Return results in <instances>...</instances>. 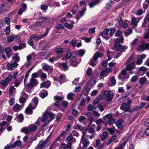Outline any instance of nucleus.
<instances>
[{"label": "nucleus", "mask_w": 149, "mask_h": 149, "mask_svg": "<svg viewBox=\"0 0 149 149\" xmlns=\"http://www.w3.org/2000/svg\"><path fill=\"white\" fill-rule=\"evenodd\" d=\"M103 56L102 53H100L99 52H96L93 55L92 59H91L89 62V64L93 67L95 66L97 62V61L98 58H101Z\"/></svg>", "instance_id": "nucleus-1"}, {"label": "nucleus", "mask_w": 149, "mask_h": 149, "mask_svg": "<svg viewBox=\"0 0 149 149\" xmlns=\"http://www.w3.org/2000/svg\"><path fill=\"white\" fill-rule=\"evenodd\" d=\"M44 26V24L42 21H40L35 23L33 24L30 26L31 29L32 31L36 30H40Z\"/></svg>", "instance_id": "nucleus-2"}, {"label": "nucleus", "mask_w": 149, "mask_h": 149, "mask_svg": "<svg viewBox=\"0 0 149 149\" xmlns=\"http://www.w3.org/2000/svg\"><path fill=\"white\" fill-rule=\"evenodd\" d=\"M131 103L132 101L130 99L128 100L127 103H123L120 106V109L123 110H125L126 111H132L130 108Z\"/></svg>", "instance_id": "nucleus-3"}, {"label": "nucleus", "mask_w": 149, "mask_h": 149, "mask_svg": "<svg viewBox=\"0 0 149 149\" xmlns=\"http://www.w3.org/2000/svg\"><path fill=\"white\" fill-rule=\"evenodd\" d=\"M136 49L138 51L141 52L144 51L145 50H149V43H143L141 45H139Z\"/></svg>", "instance_id": "nucleus-4"}, {"label": "nucleus", "mask_w": 149, "mask_h": 149, "mask_svg": "<svg viewBox=\"0 0 149 149\" xmlns=\"http://www.w3.org/2000/svg\"><path fill=\"white\" fill-rule=\"evenodd\" d=\"M66 132L65 131H63L62 133L60 134L57 138L56 140L54 141V143L51 145L49 149H54L58 145V143H56L57 141H60V137L62 136H64L66 134Z\"/></svg>", "instance_id": "nucleus-5"}, {"label": "nucleus", "mask_w": 149, "mask_h": 149, "mask_svg": "<svg viewBox=\"0 0 149 149\" xmlns=\"http://www.w3.org/2000/svg\"><path fill=\"white\" fill-rule=\"evenodd\" d=\"M128 47L126 45L122 46L120 44H114L113 47V50L115 51H120L123 49L126 50Z\"/></svg>", "instance_id": "nucleus-6"}, {"label": "nucleus", "mask_w": 149, "mask_h": 149, "mask_svg": "<svg viewBox=\"0 0 149 149\" xmlns=\"http://www.w3.org/2000/svg\"><path fill=\"white\" fill-rule=\"evenodd\" d=\"M38 83L37 79H35L31 78L29 83L27 84V86L29 88H32L36 86Z\"/></svg>", "instance_id": "nucleus-7"}, {"label": "nucleus", "mask_w": 149, "mask_h": 149, "mask_svg": "<svg viewBox=\"0 0 149 149\" xmlns=\"http://www.w3.org/2000/svg\"><path fill=\"white\" fill-rule=\"evenodd\" d=\"M36 108V106H32V103H30L25 109V113L29 115L32 114L33 113L32 110Z\"/></svg>", "instance_id": "nucleus-8"}, {"label": "nucleus", "mask_w": 149, "mask_h": 149, "mask_svg": "<svg viewBox=\"0 0 149 149\" xmlns=\"http://www.w3.org/2000/svg\"><path fill=\"white\" fill-rule=\"evenodd\" d=\"M104 95L107 101H110L112 100L113 97V94L112 91H110L108 92H106Z\"/></svg>", "instance_id": "nucleus-9"}, {"label": "nucleus", "mask_w": 149, "mask_h": 149, "mask_svg": "<svg viewBox=\"0 0 149 149\" xmlns=\"http://www.w3.org/2000/svg\"><path fill=\"white\" fill-rule=\"evenodd\" d=\"M72 58H71V63L73 66H76L77 64L76 61V54L74 52L72 54Z\"/></svg>", "instance_id": "nucleus-10"}, {"label": "nucleus", "mask_w": 149, "mask_h": 149, "mask_svg": "<svg viewBox=\"0 0 149 149\" xmlns=\"http://www.w3.org/2000/svg\"><path fill=\"white\" fill-rule=\"evenodd\" d=\"M72 142H69L67 145L64 143H62L60 146L61 149H71Z\"/></svg>", "instance_id": "nucleus-11"}, {"label": "nucleus", "mask_w": 149, "mask_h": 149, "mask_svg": "<svg viewBox=\"0 0 149 149\" xmlns=\"http://www.w3.org/2000/svg\"><path fill=\"white\" fill-rule=\"evenodd\" d=\"M47 146L46 143V140L43 141V140L40 141L38 145L37 149H43Z\"/></svg>", "instance_id": "nucleus-12"}, {"label": "nucleus", "mask_w": 149, "mask_h": 149, "mask_svg": "<svg viewBox=\"0 0 149 149\" xmlns=\"http://www.w3.org/2000/svg\"><path fill=\"white\" fill-rule=\"evenodd\" d=\"M109 29H104L102 32H101L100 34L99 35V36H101L103 38H105L107 40L109 39V38H107V36L109 32Z\"/></svg>", "instance_id": "nucleus-13"}, {"label": "nucleus", "mask_w": 149, "mask_h": 149, "mask_svg": "<svg viewBox=\"0 0 149 149\" xmlns=\"http://www.w3.org/2000/svg\"><path fill=\"white\" fill-rule=\"evenodd\" d=\"M51 85V82L49 81H47L43 82L40 84V88L45 87L46 88H48Z\"/></svg>", "instance_id": "nucleus-14"}, {"label": "nucleus", "mask_w": 149, "mask_h": 149, "mask_svg": "<svg viewBox=\"0 0 149 149\" xmlns=\"http://www.w3.org/2000/svg\"><path fill=\"white\" fill-rule=\"evenodd\" d=\"M23 107V105H20L18 104H17L14 106L13 109L14 111H18L22 109Z\"/></svg>", "instance_id": "nucleus-15"}, {"label": "nucleus", "mask_w": 149, "mask_h": 149, "mask_svg": "<svg viewBox=\"0 0 149 149\" xmlns=\"http://www.w3.org/2000/svg\"><path fill=\"white\" fill-rule=\"evenodd\" d=\"M46 29H47L44 32V34H41L39 35H37V40H38L40 39H42L47 35L49 33V30L47 28H46Z\"/></svg>", "instance_id": "nucleus-16"}, {"label": "nucleus", "mask_w": 149, "mask_h": 149, "mask_svg": "<svg viewBox=\"0 0 149 149\" xmlns=\"http://www.w3.org/2000/svg\"><path fill=\"white\" fill-rule=\"evenodd\" d=\"M135 68V64L134 63L132 62L130 64L127 65L126 69L127 70L130 71L132 69H134Z\"/></svg>", "instance_id": "nucleus-17"}, {"label": "nucleus", "mask_w": 149, "mask_h": 149, "mask_svg": "<svg viewBox=\"0 0 149 149\" xmlns=\"http://www.w3.org/2000/svg\"><path fill=\"white\" fill-rule=\"evenodd\" d=\"M86 139L85 138H84V139H82V144L84 148H87L89 145L90 142H89L86 140Z\"/></svg>", "instance_id": "nucleus-18"}, {"label": "nucleus", "mask_w": 149, "mask_h": 149, "mask_svg": "<svg viewBox=\"0 0 149 149\" xmlns=\"http://www.w3.org/2000/svg\"><path fill=\"white\" fill-rule=\"evenodd\" d=\"M139 20L137 19L135 17H133L132 18L131 24L132 25L137 26L138 25V23L139 22Z\"/></svg>", "instance_id": "nucleus-19"}, {"label": "nucleus", "mask_w": 149, "mask_h": 149, "mask_svg": "<svg viewBox=\"0 0 149 149\" xmlns=\"http://www.w3.org/2000/svg\"><path fill=\"white\" fill-rule=\"evenodd\" d=\"M147 81V79L145 77H143L140 78L139 82L141 85H143Z\"/></svg>", "instance_id": "nucleus-20"}, {"label": "nucleus", "mask_w": 149, "mask_h": 149, "mask_svg": "<svg viewBox=\"0 0 149 149\" xmlns=\"http://www.w3.org/2000/svg\"><path fill=\"white\" fill-rule=\"evenodd\" d=\"M17 53L14 54L12 57L13 60H15V62H18L20 60V58Z\"/></svg>", "instance_id": "nucleus-21"}, {"label": "nucleus", "mask_w": 149, "mask_h": 149, "mask_svg": "<svg viewBox=\"0 0 149 149\" xmlns=\"http://www.w3.org/2000/svg\"><path fill=\"white\" fill-rule=\"evenodd\" d=\"M124 39L123 37H121L120 38H117L115 41L114 44H119L120 43H123Z\"/></svg>", "instance_id": "nucleus-22"}, {"label": "nucleus", "mask_w": 149, "mask_h": 149, "mask_svg": "<svg viewBox=\"0 0 149 149\" xmlns=\"http://www.w3.org/2000/svg\"><path fill=\"white\" fill-rule=\"evenodd\" d=\"M123 120L122 119H120L117 121L116 125L118 128H121L123 126Z\"/></svg>", "instance_id": "nucleus-23"}, {"label": "nucleus", "mask_w": 149, "mask_h": 149, "mask_svg": "<svg viewBox=\"0 0 149 149\" xmlns=\"http://www.w3.org/2000/svg\"><path fill=\"white\" fill-rule=\"evenodd\" d=\"M100 2L99 0H97L96 1H92L89 4V7L91 8H92L96 4H99Z\"/></svg>", "instance_id": "nucleus-24"}, {"label": "nucleus", "mask_w": 149, "mask_h": 149, "mask_svg": "<svg viewBox=\"0 0 149 149\" xmlns=\"http://www.w3.org/2000/svg\"><path fill=\"white\" fill-rule=\"evenodd\" d=\"M21 132H23L26 134H29L30 132L29 127H23L21 130Z\"/></svg>", "instance_id": "nucleus-25"}, {"label": "nucleus", "mask_w": 149, "mask_h": 149, "mask_svg": "<svg viewBox=\"0 0 149 149\" xmlns=\"http://www.w3.org/2000/svg\"><path fill=\"white\" fill-rule=\"evenodd\" d=\"M12 145L13 148L16 146L19 147H21L22 146L21 142L20 140L17 141L15 143H13Z\"/></svg>", "instance_id": "nucleus-26"}, {"label": "nucleus", "mask_w": 149, "mask_h": 149, "mask_svg": "<svg viewBox=\"0 0 149 149\" xmlns=\"http://www.w3.org/2000/svg\"><path fill=\"white\" fill-rule=\"evenodd\" d=\"M91 85L90 82H89L84 87L87 93H88L91 87Z\"/></svg>", "instance_id": "nucleus-27"}, {"label": "nucleus", "mask_w": 149, "mask_h": 149, "mask_svg": "<svg viewBox=\"0 0 149 149\" xmlns=\"http://www.w3.org/2000/svg\"><path fill=\"white\" fill-rule=\"evenodd\" d=\"M54 50L57 54H59L63 52V49L61 48H54Z\"/></svg>", "instance_id": "nucleus-28"}, {"label": "nucleus", "mask_w": 149, "mask_h": 149, "mask_svg": "<svg viewBox=\"0 0 149 149\" xmlns=\"http://www.w3.org/2000/svg\"><path fill=\"white\" fill-rule=\"evenodd\" d=\"M113 2L111 1H109L106 4V8L107 9H110L112 6Z\"/></svg>", "instance_id": "nucleus-29"}, {"label": "nucleus", "mask_w": 149, "mask_h": 149, "mask_svg": "<svg viewBox=\"0 0 149 149\" xmlns=\"http://www.w3.org/2000/svg\"><path fill=\"white\" fill-rule=\"evenodd\" d=\"M30 132L36 130L37 127L36 126H34L33 125H31L29 127Z\"/></svg>", "instance_id": "nucleus-30"}, {"label": "nucleus", "mask_w": 149, "mask_h": 149, "mask_svg": "<svg viewBox=\"0 0 149 149\" xmlns=\"http://www.w3.org/2000/svg\"><path fill=\"white\" fill-rule=\"evenodd\" d=\"M132 31V29H130L126 30L124 32V34L126 36H127L131 34Z\"/></svg>", "instance_id": "nucleus-31"}, {"label": "nucleus", "mask_w": 149, "mask_h": 149, "mask_svg": "<svg viewBox=\"0 0 149 149\" xmlns=\"http://www.w3.org/2000/svg\"><path fill=\"white\" fill-rule=\"evenodd\" d=\"M17 118L19 119V120L18 121V122L20 123L23 122L24 120V116L22 114H20Z\"/></svg>", "instance_id": "nucleus-32"}, {"label": "nucleus", "mask_w": 149, "mask_h": 149, "mask_svg": "<svg viewBox=\"0 0 149 149\" xmlns=\"http://www.w3.org/2000/svg\"><path fill=\"white\" fill-rule=\"evenodd\" d=\"M116 138V136H113L111 137L107 143V145H109L110 144L111 142L114 141Z\"/></svg>", "instance_id": "nucleus-33"}, {"label": "nucleus", "mask_w": 149, "mask_h": 149, "mask_svg": "<svg viewBox=\"0 0 149 149\" xmlns=\"http://www.w3.org/2000/svg\"><path fill=\"white\" fill-rule=\"evenodd\" d=\"M64 26L67 28L70 29H72L73 27V25L71 24H69L68 23H65Z\"/></svg>", "instance_id": "nucleus-34"}, {"label": "nucleus", "mask_w": 149, "mask_h": 149, "mask_svg": "<svg viewBox=\"0 0 149 149\" xmlns=\"http://www.w3.org/2000/svg\"><path fill=\"white\" fill-rule=\"evenodd\" d=\"M4 51L5 53L7 55L8 57V58H9L10 56H8V55L9 54V53L11 51V49L9 47H7L4 50Z\"/></svg>", "instance_id": "nucleus-35"}, {"label": "nucleus", "mask_w": 149, "mask_h": 149, "mask_svg": "<svg viewBox=\"0 0 149 149\" xmlns=\"http://www.w3.org/2000/svg\"><path fill=\"white\" fill-rule=\"evenodd\" d=\"M85 53V51L82 49H80L78 51V54L80 57L82 56Z\"/></svg>", "instance_id": "nucleus-36"}, {"label": "nucleus", "mask_w": 149, "mask_h": 149, "mask_svg": "<svg viewBox=\"0 0 149 149\" xmlns=\"http://www.w3.org/2000/svg\"><path fill=\"white\" fill-rule=\"evenodd\" d=\"M73 139V137L72 136V134L71 133L69 134V135L68 136L66 140L67 141L69 142H71V141Z\"/></svg>", "instance_id": "nucleus-37"}, {"label": "nucleus", "mask_w": 149, "mask_h": 149, "mask_svg": "<svg viewBox=\"0 0 149 149\" xmlns=\"http://www.w3.org/2000/svg\"><path fill=\"white\" fill-rule=\"evenodd\" d=\"M54 100L57 101H61L63 99V97L59 96H55L54 97Z\"/></svg>", "instance_id": "nucleus-38"}, {"label": "nucleus", "mask_w": 149, "mask_h": 149, "mask_svg": "<svg viewBox=\"0 0 149 149\" xmlns=\"http://www.w3.org/2000/svg\"><path fill=\"white\" fill-rule=\"evenodd\" d=\"M108 133L107 132H103L102 134L101 135V138L102 140L104 139L108 135Z\"/></svg>", "instance_id": "nucleus-39"}, {"label": "nucleus", "mask_w": 149, "mask_h": 149, "mask_svg": "<svg viewBox=\"0 0 149 149\" xmlns=\"http://www.w3.org/2000/svg\"><path fill=\"white\" fill-rule=\"evenodd\" d=\"M138 77L136 75L134 76L130 80V81L132 82H136L137 81Z\"/></svg>", "instance_id": "nucleus-40"}, {"label": "nucleus", "mask_w": 149, "mask_h": 149, "mask_svg": "<svg viewBox=\"0 0 149 149\" xmlns=\"http://www.w3.org/2000/svg\"><path fill=\"white\" fill-rule=\"evenodd\" d=\"M108 74H107L104 70H103L101 71L100 73V76L105 77Z\"/></svg>", "instance_id": "nucleus-41"}, {"label": "nucleus", "mask_w": 149, "mask_h": 149, "mask_svg": "<svg viewBox=\"0 0 149 149\" xmlns=\"http://www.w3.org/2000/svg\"><path fill=\"white\" fill-rule=\"evenodd\" d=\"M48 95V93L47 92V91H46L45 92L41 93L40 94V96L42 98H44L46 97Z\"/></svg>", "instance_id": "nucleus-42"}, {"label": "nucleus", "mask_w": 149, "mask_h": 149, "mask_svg": "<svg viewBox=\"0 0 149 149\" xmlns=\"http://www.w3.org/2000/svg\"><path fill=\"white\" fill-rule=\"evenodd\" d=\"M74 52H73L72 54L70 52H68L65 55V58L67 59H68L71 57V58H72V54Z\"/></svg>", "instance_id": "nucleus-43"}, {"label": "nucleus", "mask_w": 149, "mask_h": 149, "mask_svg": "<svg viewBox=\"0 0 149 149\" xmlns=\"http://www.w3.org/2000/svg\"><path fill=\"white\" fill-rule=\"evenodd\" d=\"M93 72L92 69L91 68H88L86 71V74L88 76L91 75Z\"/></svg>", "instance_id": "nucleus-44"}, {"label": "nucleus", "mask_w": 149, "mask_h": 149, "mask_svg": "<svg viewBox=\"0 0 149 149\" xmlns=\"http://www.w3.org/2000/svg\"><path fill=\"white\" fill-rule=\"evenodd\" d=\"M61 65L63 67V69H64V70L65 71L67 70L68 69V65L66 63H61Z\"/></svg>", "instance_id": "nucleus-45"}, {"label": "nucleus", "mask_w": 149, "mask_h": 149, "mask_svg": "<svg viewBox=\"0 0 149 149\" xmlns=\"http://www.w3.org/2000/svg\"><path fill=\"white\" fill-rule=\"evenodd\" d=\"M56 28L57 29H61L64 28V26L61 24H57L56 26Z\"/></svg>", "instance_id": "nucleus-46"}, {"label": "nucleus", "mask_w": 149, "mask_h": 149, "mask_svg": "<svg viewBox=\"0 0 149 149\" xmlns=\"http://www.w3.org/2000/svg\"><path fill=\"white\" fill-rule=\"evenodd\" d=\"M111 81L113 86L115 85L116 83V81L115 78L113 77H112L111 78Z\"/></svg>", "instance_id": "nucleus-47"}, {"label": "nucleus", "mask_w": 149, "mask_h": 149, "mask_svg": "<svg viewBox=\"0 0 149 149\" xmlns=\"http://www.w3.org/2000/svg\"><path fill=\"white\" fill-rule=\"evenodd\" d=\"M62 116V114L61 113H58L57 115L56 121V122H58L61 119Z\"/></svg>", "instance_id": "nucleus-48"}, {"label": "nucleus", "mask_w": 149, "mask_h": 149, "mask_svg": "<svg viewBox=\"0 0 149 149\" xmlns=\"http://www.w3.org/2000/svg\"><path fill=\"white\" fill-rule=\"evenodd\" d=\"M40 19H42V21L43 24H44V23H46L47 22L48 20V18L47 17H40Z\"/></svg>", "instance_id": "nucleus-49"}, {"label": "nucleus", "mask_w": 149, "mask_h": 149, "mask_svg": "<svg viewBox=\"0 0 149 149\" xmlns=\"http://www.w3.org/2000/svg\"><path fill=\"white\" fill-rule=\"evenodd\" d=\"M43 46L45 48L48 49L50 47L51 45L49 43L47 42L44 44Z\"/></svg>", "instance_id": "nucleus-50"}, {"label": "nucleus", "mask_w": 149, "mask_h": 149, "mask_svg": "<svg viewBox=\"0 0 149 149\" xmlns=\"http://www.w3.org/2000/svg\"><path fill=\"white\" fill-rule=\"evenodd\" d=\"M48 7V6L42 5L40 6V8L42 10L46 11Z\"/></svg>", "instance_id": "nucleus-51"}, {"label": "nucleus", "mask_w": 149, "mask_h": 149, "mask_svg": "<svg viewBox=\"0 0 149 149\" xmlns=\"http://www.w3.org/2000/svg\"><path fill=\"white\" fill-rule=\"evenodd\" d=\"M75 128L77 129H79L81 130H84V127L79 124H78Z\"/></svg>", "instance_id": "nucleus-52"}, {"label": "nucleus", "mask_w": 149, "mask_h": 149, "mask_svg": "<svg viewBox=\"0 0 149 149\" xmlns=\"http://www.w3.org/2000/svg\"><path fill=\"white\" fill-rule=\"evenodd\" d=\"M73 94L72 93H69L67 95V98L69 100H72L73 99Z\"/></svg>", "instance_id": "nucleus-53"}, {"label": "nucleus", "mask_w": 149, "mask_h": 149, "mask_svg": "<svg viewBox=\"0 0 149 149\" xmlns=\"http://www.w3.org/2000/svg\"><path fill=\"white\" fill-rule=\"evenodd\" d=\"M4 21L6 24L7 25H8L10 23V19L9 17H6L5 18Z\"/></svg>", "instance_id": "nucleus-54"}, {"label": "nucleus", "mask_w": 149, "mask_h": 149, "mask_svg": "<svg viewBox=\"0 0 149 149\" xmlns=\"http://www.w3.org/2000/svg\"><path fill=\"white\" fill-rule=\"evenodd\" d=\"M10 28L9 26H7L6 27V29L5 30L6 34L8 35L10 34Z\"/></svg>", "instance_id": "nucleus-55"}, {"label": "nucleus", "mask_w": 149, "mask_h": 149, "mask_svg": "<svg viewBox=\"0 0 149 149\" xmlns=\"http://www.w3.org/2000/svg\"><path fill=\"white\" fill-rule=\"evenodd\" d=\"M96 123L97 125H99L101 123H104V121H103L102 118H99L96 121Z\"/></svg>", "instance_id": "nucleus-56"}, {"label": "nucleus", "mask_w": 149, "mask_h": 149, "mask_svg": "<svg viewBox=\"0 0 149 149\" xmlns=\"http://www.w3.org/2000/svg\"><path fill=\"white\" fill-rule=\"evenodd\" d=\"M14 40L13 35L10 36L7 38L8 41L9 42H12Z\"/></svg>", "instance_id": "nucleus-57"}, {"label": "nucleus", "mask_w": 149, "mask_h": 149, "mask_svg": "<svg viewBox=\"0 0 149 149\" xmlns=\"http://www.w3.org/2000/svg\"><path fill=\"white\" fill-rule=\"evenodd\" d=\"M0 82L1 85L4 86H7L8 84V83L5 80H1Z\"/></svg>", "instance_id": "nucleus-58"}, {"label": "nucleus", "mask_w": 149, "mask_h": 149, "mask_svg": "<svg viewBox=\"0 0 149 149\" xmlns=\"http://www.w3.org/2000/svg\"><path fill=\"white\" fill-rule=\"evenodd\" d=\"M33 102L36 106H37L38 102V100L37 97H34L33 100Z\"/></svg>", "instance_id": "nucleus-59"}, {"label": "nucleus", "mask_w": 149, "mask_h": 149, "mask_svg": "<svg viewBox=\"0 0 149 149\" xmlns=\"http://www.w3.org/2000/svg\"><path fill=\"white\" fill-rule=\"evenodd\" d=\"M114 119H111L109 120L107 122V124H108L109 125H112L115 122Z\"/></svg>", "instance_id": "nucleus-60"}, {"label": "nucleus", "mask_w": 149, "mask_h": 149, "mask_svg": "<svg viewBox=\"0 0 149 149\" xmlns=\"http://www.w3.org/2000/svg\"><path fill=\"white\" fill-rule=\"evenodd\" d=\"M15 89V88H14V86H11L10 87L9 92V93L10 95H11L13 94V91Z\"/></svg>", "instance_id": "nucleus-61"}, {"label": "nucleus", "mask_w": 149, "mask_h": 149, "mask_svg": "<svg viewBox=\"0 0 149 149\" xmlns=\"http://www.w3.org/2000/svg\"><path fill=\"white\" fill-rule=\"evenodd\" d=\"M143 10L142 9H140L137 11L136 15H141L143 14Z\"/></svg>", "instance_id": "nucleus-62"}, {"label": "nucleus", "mask_w": 149, "mask_h": 149, "mask_svg": "<svg viewBox=\"0 0 149 149\" xmlns=\"http://www.w3.org/2000/svg\"><path fill=\"white\" fill-rule=\"evenodd\" d=\"M104 70L107 74L112 72V69L111 68H107L106 69H104Z\"/></svg>", "instance_id": "nucleus-63"}, {"label": "nucleus", "mask_w": 149, "mask_h": 149, "mask_svg": "<svg viewBox=\"0 0 149 149\" xmlns=\"http://www.w3.org/2000/svg\"><path fill=\"white\" fill-rule=\"evenodd\" d=\"M100 102L99 98H96L93 101V104L94 106H95L96 104H97Z\"/></svg>", "instance_id": "nucleus-64"}]
</instances>
